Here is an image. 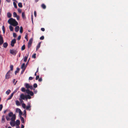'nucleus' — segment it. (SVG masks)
Instances as JSON below:
<instances>
[{"label": "nucleus", "mask_w": 128, "mask_h": 128, "mask_svg": "<svg viewBox=\"0 0 128 128\" xmlns=\"http://www.w3.org/2000/svg\"><path fill=\"white\" fill-rule=\"evenodd\" d=\"M24 126L23 124H22L21 128H24Z\"/></svg>", "instance_id": "obj_59"}, {"label": "nucleus", "mask_w": 128, "mask_h": 128, "mask_svg": "<svg viewBox=\"0 0 128 128\" xmlns=\"http://www.w3.org/2000/svg\"><path fill=\"white\" fill-rule=\"evenodd\" d=\"M16 42V40L14 39L12 40L11 42V45L12 47L14 46V44Z\"/></svg>", "instance_id": "obj_9"}, {"label": "nucleus", "mask_w": 128, "mask_h": 128, "mask_svg": "<svg viewBox=\"0 0 128 128\" xmlns=\"http://www.w3.org/2000/svg\"><path fill=\"white\" fill-rule=\"evenodd\" d=\"M42 7L44 9H46V6L44 4H42L41 5Z\"/></svg>", "instance_id": "obj_26"}, {"label": "nucleus", "mask_w": 128, "mask_h": 128, "mask_svg": "<svg viewBox=\"0 0 128 128\" xmlns=\"http://www.w3.org/2000/svg\"><path fill=\"white\" fill-rule=\"evenodd\" d=\"M16 104L18 106H19L20 105V102H19L18 100H16Z\"/></svg>", "instance_id": "obj_17"}, {"label": "nucleus", "mask_w": 128, "mask_h": 128, "mask_svg": "<svg viewBox=\"0 0 128 128\" xmlns=\"http://www.w3.org/2000/svg\"><path fill=\"white\" fill-rule=\"evenodd\" d=\"M20 70V68H17L15 72V75H16V74L17 73L19 72Z\"/></svg>", "instance_id": "obj_15"}, {"label": "nucleus", "mask_w": 128, "mask_h": 128, "mask_svg": "<svg viewBox=\"0 0 128 128\" xmlns=\"http://www.w3.org/2000/svg\"><path fill=\"white\" fill-rule=\"evenodd\" d=\"M26 68V67H25L24 68V69H23V70H22V71H21V74H22L24 72V71L25 70V69Z\"/></svg>", "instance_id": "obj_47"}, {"label": "nucleus", "mask_w": 128, "mask_h": 128, "mask_svg": "<svg viewBox=\"0 0 128 128\" xmlns=\"http://www.w3.org/2000/svg\"><path fill=\"white\" fill-rule=\"evenodd\" d=\"M20 98L24 100L25 99L27 100L28 99L26 95L25 96L23 94H21L20 96Z\"/></svg>", "instance_id": "obj_4"}, {"label": "nucleus", "mask_w": 128, "mask_h": 128, "mask_svg": "<svg viewBox=\"0 0 128 128\" xmlns=\"http://www.w3.org/2000/svg\"><path fill=\"white\" fill-rule=\"evenodd\" d=\"M42 79L41 78H39V79L38 80V81L39 82H41L42 81Z\"/></svg>", "instance_id": "obj_54"}, {"label": "nucleus", "mask_w": 128, "mask_h": 128, "mask_svg": "<svg viewBox=\"0 0 128 128\" xmlns=\"http://www.w3.org/2000/svg\"><path fill=\"white\" fill-rule=\"evenodd\" d=\"M19 100H20L21 103H23L24 102V101L22 100L23 99H22L20 98H19Z\"/></svg>", "instance_id": "obj_49"}, {"label": "nucleus", "mask_w": 128, "mask_h": 128, "mask_svg": "<svg viewBox=\"0 0 128 128\" xmlns=\"http://www.w3.org/2000/svg\"><path fill=\"white\" fill-rule=\"evenodd\" d=\"M6 1L8 2H10V0H6Z\"/></svg>", "instance_id": "obj_62"}, {"label": "nucleus", "mask_w": 128, "mask_h": 128, "mask_svg": "<svg viewBox=\"0 0 128 128\" xmlns=\"http://www.w3.org/2000/svg\"><path fill=\"white\" fill-rule=\"evenodd\" d=\"M27 56H25L24 58V62H26L28 58V54L27 55Z\"/></svg>", "instance_id": "obj_20"}, {"label": "nucleus", "mask_w": 128, "mask_h": 128, "mask_svg": "<svg viewBox=\"0 0 128 128\" xmlns=\"http://www.w3.org/2000/svg\"><path fill=\"white\" fill-rule=\"evenodd\" d=\"M13 16L14 17H16L17 16V14L16 12H14L13 13Z\"/></svg>", "instance_id": "obj_33"}, {"label": "nucleus", "mask_w": 128, "mask_h": 128, "mask_svg": "<svg viewBox=\"0 0 128 128\" xmlns=\"http://www.w3.org/2000/svg\"><path fill=\"white\" fill-rule=\"evenodd\" d=\"M15 122L16 125H19L20 124V122L19 120H17Z\"/></svg>", "instance_id": "obj_14"}, {"label": "nucleus", "mask_w": 128, "mask_h": 128, "mask_svg": "<svg viewBox=\"0 0 128 128\" xmlns=\"http://www.w3.org/2000/svg\"><path fill=\"white\" fill-rule=\"evenodd\" d=\"M15 79H14L13 80V83H14V82H15Z\"/></svg>", "instance_id": "obj_64"}, {"label": "nucleus", "mask_w": 128, "mask_h": 128, "mask_svg": "<svg viewBox=\"0 0 128 128\" xmlns=\"http://www.w3.org/2000/svg\"><path fill=\"white\" fill-rule=\"evenodd\" d=\"M23 28L22 26H20V33H22L23 32Z\"/></svg>", "instance_id": "obj_28"}, {"label": "nucleus", "mask_w": 128, "mask_h": 128, "mask_svg": "<svg viewBox=\"0 0 128 128\" xmlns=\"http://www.w3.org/2000/svg\"><path fill=\"white\" fill-rule=\"evenodd\" d=\"M39 78V75L37 76H36V80H38Z\"/></svg>", "instance_id": "obj_51"}, {"label": "nucleus", "mask_w": 128, "mask_h": 128, "mask_svg": "<svg viewBox=\"0 0 128 128\" xmlns=\"http://www.w3.org/2000/svg\"><path fill=\"white\" fill-rule=\"evenodd\" d=\"M7 16L8 18H10L11 17L12 14L10 12H8L7 14Z\"/></svg>", "instance_id": "obj_23"}, {"label": "nucleus", "mask_w": 128, "mask_h": 128, "mask_svg": "<svg viewBox=\"0 0 128 128\" xmlns=\"http://www.w3.org/2000/svg\"><path fill=\"white\" fill-rule=\"evenodd\" d=\"M19 27L18 26H16L15 28V30L16 32H18L19 30Z\"/></svg>", "instance_id": "obj_13"}, {"label": "nucleus", "mask_w": 128, "mask_h": 128, "mask_svg": "<svg viewBox=\"0 0 128 128\" xmlns=\"http://www.w3.org/2000/svg\"><path fill=\"white\" fill-rule=\"evenodd\" d=\"M13 4H14V7L15 8H17V6L15 2H13Z\"/></svg>", "instance_id": "obj_36"}, {"label": "nucleus", "mask_w": 128, "mask_h": 128, "mask_svg": "<svg viewBox=\"0 0 128 128\" xmlns=\"http://www.w3.org/2000/svg\"><path fill=\"white\" fill-rule=\"evenodd\" d=\"M40 42L38 44V46L36 47V50H38V49H39V48H40Z\"/></svg>", "instance_id": "obj_22"}, {"label": "nucleus", "mask_w": 128, "mask_h": 128, "mask_svg": "<svg viewBox=\"0 0 128 128\" xmlns=\"http://www.w3.org/2000/svg\"><path fill=\"white\" fill-rule=\"evenodd\" d=\"M21 36H19L18 38V40H19L21 38Z\"/></svg>", "instance_id": "obj_52"}, {"label": "nucleus", "mask_w": 128, "mask_h": 128, "mask_svg": "<svg viewBox=\"0 0 128 128\" xmlns=\"http://www.w3.org/2000/svg\"><path fill=\"white\" fill-rule=\"evenodd\" d=\"M6 120L8 121L11 120L10 124L12 127H14L16 125V122L15 121L16 119V116L15 114H13L12 112H9L8 115L6 117Z\"/></svg>", "instance_id": "obj_1"}, {"label": "nucleus", "mask_w": 128, "mask_h": 128, "mask_svg": "<svg viewBox=\"0 0 128 128\" xmlns=\"http://www.w3.org/2000/svg\"><path fill=\"white\" fill-rule=\"evenodd\" d=\"M25 84L26 88L28 89H28L29 88V86H30L29 84L27 83Z\"/></svg>", "instance_id": "obj_19"}, {"label": "nucleus", "mask_w": 128, "mask_h": 128, "mask_svg": "<svg viewBox=\"0 0 128 128\" xmlns=\"http://www.w3.org/2000/svg\"><path fill=\"white\" fill-rule=\"evenodd\" d=\"M2 30H3V33L4 34L5 32V30L4 26H2Z\"/></svg>", "instance_id": "obj_24"}, {"label": "nucleus", "mask_w": 128, "mask_h": 128, "mask_svg": "<svg viewBox=\"0 0 128 128\" xmlns=\"http://www.w3.org/2000/svg\"><path fill=\"white\" fill-rule=\"evenodd\" d=\"M38 85L34 83L33 85V87L34 88H36L37 87Z\"/></svg>", "instance_id": "obj_38"}, {"label": "nucleus", "mask_w": 128, "mask_h": 128, "mask_svg": "<svg viewBox=\"0 0 128 128\" xmlns=\"http://www.w3.org/2000/svg\"><path fill=\"white\" fill-rule=\"evenodd\" d=\"M8 22L14 26H16L18 24V22L14 19L11 18L8 21Z\"/></svg>", "instance_id": "obj_2"}, {"label": "nucleus", "mask_w": 128, "mask_h": 128, "mask_svg": "<svg viewBox=\"0 0 128 128\" xmlns=\"http://www.w3.org/2000/svg\"><path fill=\"white\" fill-rule=\"evenodd\" d=\"M18 6L20 8H22V4L21 2H19L18 4Z\"/></svg>", "instance_id": "obj_27"}, {"label": "nucleus", "mask_w": 128, "mask_h": 128, "mask_svg": "<svg viewBox=\"0 0 128 128\" xmlns=\"http://www.w3.org/2000/svg\"><path fill=\"white\" fill-rule=\"evenodd\" d=\"M3 108V106L2 104H0V111H1L2 110V108Z\"/></svg>", "instance_id": "obj_42"}, {"label": "nucleus", "mask_w": 128, "mask_h": 128, "mask_svg": "<svg viewBox=\"0 0 128 128\" xmlns=\"http://www.w3.org/2000/svg\"><path fill=\"white\" fill-rule=\"evenodd\" d=\"M10 71H8L6 75V79H8L10 77Z\"/></svg>", "instance_id": "obj_7"}, {"label": "nucleus", "mask_w": 128, "mask_h": 128, "mask_svg": "<svg viewBox=\"0 0 128 128\" xmlns=\"http://www.w3.org/2000/svg\"><path fill=\"white\" fill-rule=\"evenodd\" d=\"M18 112L19 113V114L20 116H21L22 115V111L21 110L20 111Z\"/></svg>", "instance_id": "obj_43"}, {"label": "nucleus", "mask_w": 128, "mask_h": 128, "mask_svg": "<svg viewBox=\"0 0 128 128\" xmlns=\"http://www.w3.org/2000/svg\"><path fill=\"white\" fill-rule=\"evenodd\" d=\"M14 92L12 93L10 96V97L8 98L7 100H9L12 97L14 94Z\"/></svg>", "instance_id": "obj_11"}, {"label": "nucleus", "mask_w": 128, "mask_h": 128, "mask_svg": "<svg viewBox=\"0 0 128 128\" xmlns=\"http://www.w3.org/2000/svg\"><path fill=\"white\" fill-rule=\"evenodd\" d=\"M28 34H26V35L25 37V38L26 40L27 41H28Z\"/></svg>", "instance_id": "obj_41"}, {"label": "nucleus", "mask_w": 128, "mask_h": 128, "mask_svg": "<svg viewBox=\"0 0 128 128\" xmlns=\"http://www.w3.org/2000/svg\"><path fill=\"white\" fill-rule=\"evenodd\" d=\"M27 106L26 108V109L27 110H29V111L30 110H31L30 108L31 106H30V102H28L27 104Z\"/></svg>", "instance_id": "obj_5"}, {"label": "nucleus", "mask_w": 128, "mask_h": 128, "mask_svg": "<svg viewBox=\"0 0 128 128\" xmlns=\"http://www.w3.org/2000/svg\"><path fill=\"white\" fill-rule=\"evenodd\" d=\"M29 88L31 90L33 89V88L32 86H29Z\"/></svg>", "instance_id": "obj_50"}, {"label": "nucleus", "mask_w": 128, "mask_h": 128, "mask_svg": "<svg viewBox=\"0 0 128 128\" xmlns=\"http://www.w3.org/2000/svg\"><path fill=\"white\" fill-rule=\"evenodd\" d=\"M26 92L28 94H30L31 96H33L34 95L33 92L32 91H30L28 89H27L26 90Z\"/></svg>", "instance_id": "obj_6"}, {"label": "nucleus", "mask_w": 128, "mask_h": 128, "mask_svg": "<svg viewBox=\"0 0 128 128\" xmlns=\"http://www.w3.org/2000/svg\"><path fill=\"white\" fill-rule=\"evenodd\" d=\"M18 52V51L17 49L16 50L14 49L10 50V54L14 56H15L16 55Z\"/></svg>", "instance_id": "obj_3"}, {"label": "nucleus", "mask_w": 128, "mask_h": 128, "mask_svg": "<svg viewBox=\"0 0 128 128\" xmlns=\"http://www.w3.org/2000/svg\"><path fill=\"white\" fill-rule=\"evenodd\" d=\"M10 70L9 71H10V72L11 71H12L13 70V66L12 65H11L10 66Z\"/></svg>", "instance_id": "obj_21"}, {"label": "nucleus", "mask_w": 128, "mask_h": 128, "mask_svg": "<svg viewBox=\"0 0 128 128\" xmlns=\"http://www.w3.org/2000/svg\"><path fill=\"white\" fill-rule=\"evenodd\" d=\"M22 108H24L25 109L26 108V106L25 104L22 103Z\"/></svg>", "instance_id": "obj_35"}, {"label": "nucleus", "mask_w": 128, "mask_h": 128, "mask_svg": "<svg viewBox=\"0 0 128 128\" xmlns=\"http://www.w3.org/2000/svg\"><path fill=\"white\" fill-rule=\"evenodd\" d=\"M20 117L21 122L22 123H24V118L21 116H20Z\"/></svg>", "instance_id": "obj_16"}, {"label": "nucleus", "mask_w": 128, "mask_h": 128, "mask_svg": "<svg viewBox=\"0 0 128 128\" xmlns=\"http://www.w3.org/2000/svg\"><path fill=\"white\" fill-rule=\"evenodd\" d=\"M16 128H20L19 125H16Z\"/></svg>", "instance_id": "obj_58"}, {"label": "nucleus", "mask_w": 128, "mask_h": 128, "mask_svg": "<svg viewBox=\"0 0 128 128\" xmlns=\"http://www.w3.org/2000/svg\"><path fill=\"white\" fill-rule=\"evenodd\" d=\"M17 18V19L18 20L19 19L20 17L19 16H17L16 17Z\"/></svg>", "instance_id": "obj_57"}, {"label": "nucleus", "mask_w": 128, "mask_h": 128, "mask_svg": "<svg viewBox=\"0 0 128 128\" xmlns=\"http://www.w3.org/2000/svg\"><path fill=\"white\" fill-rule=\"evenodd\" d=\"M28 99H30L31 98V96L28 94L26 95Z\"/></svg>", "instance_id": "obj_40"}, {"label": "nucleus", "mask_w": 128, "mask_h": 128, "mask_svg": "<svg viewBox=\"0 0 128 128\" xmlns=\"http://www.w3.org/2000/svg\"><path fill=\"white\" fill-rule=\"evenodd\" d=\"M33 79L32 78V77H30L29 78V80H32Z\"/></svg>", "instance_id": "obj_56"}, {"label": "nucleus", "mask_w": 128, "mask_h": 128, "mask_svg": "<svg viewBox=\"0 0 128 128\" xmlns=\"http://www.w3.org/2000/svg\"><path fill=\"white\" fill-rule=\"evenodd\" d=\"M18 11L19 13H20L22 12V10L20 8H18Z\"/></svg>", "instance_id": "obj_48"}, {"label": "nucleus", "mask_w": 128, "mask_h": 128, "mask_svg": "<svg viewBox=\"0 0 128 128\" xmlns=\"http://www.w3.org/2000/svg\"><path fill=\"white\" fill-rule=\"evenodd\" d=\"M4 116L3 115L2 116V121H3L4 122H5V119L4 118Z\"/></svg>", "instance_id": "obj_31"}, {"label": "nucleus", "mask_w": 128, "mask_h": 128, "mask_svg": "<svg viewBox=\"0 0 128 128\" xmlns=\"http://www.w3.org/2000/svg\"><path fill=\"white\" fill-rule=\"evenodd\" d=\"M22 16L23 19H25L26 17L24 12H22Z\"/></svg>", "instance_id": "obj_12"}, {"label": "nucleus", "mask_w": 128, "mask_h": 128, "mask_svg": "<svg viewBox=\"0 0 128 128\" xmlns=\"http://www.w3.org/2000/svg\"><path fill=\"white\" fill-rule=\"evenodd\" d=\"M3 46L4 48H6L8 46L7 43V42H5L3 44Z\"/></svg>", "instance_id": "obj_18"}, {"label": "nucleus", "mask_w": 128, "mask_h": 128, "mask_svg": "<svg viewBox=\"0 0 128 128\" xmlns=\"http://www.w3.org/2000/svg\"><path fill=\"white\" fill-rule=\"evenodd\" d=\"M4 42L3 38L1 35H0V44L2 45Z\"/></svg>", "instance_id": "obj_10"}, {"label": "nucleus", "mask_w": 128, "mask_h": 128, "mask_svg": "<svg viewBox=\"0 0 128 128\" xmlns=\"http://www.w3.org/2000/svg\"><path fill=\"white\" fill-rule=\"evenodd\" d=\"M38 71V68L37 69V70L36 72V73H37Z\"/></svg>", "instance_id": "obj_60"}, {"label": "nucleus", "mask_w": 128, "mask_h": 128, "mask_svg": "<svg viewBox=\"0 0 128 128\" xmlns=\"http://www.w3.org/2000/svg\"><path fill=\"white\" fill-rule=\"evenodd\" d=\"M13 36L14 38H16V34L15 33H13Z\"/></svg>", "instance_id": "obj_44"}, {"label": "nucleus", "mask_w": 128, "mask_h": 128, "mask_svg": "<svg viewBox=\"0 0 128 128\" xmlns=\"http://www.w3.org/2000/svg\"><path fill=\"white\" fill-rule=\"evenodd\" d=\"M41 30L42 31H44L45 30V29L44 28H42L41 29Z\"/></svg>", "instance_id": "obj_55"}, {"label": "nucleus", "mask_w": 128, "mask_h": 128, "mask_svg": "<svg viewBox=\"0 0 128 128\" xmlns=\"http://www.w3.org/2000/svg\"><path fill=\"white\" fill-rule=\"evenodd\" d=\"M33 40L32 38L30 39L29 41L28 44V48H29L31 46L32 44V43Z\"/></svg>", "instance_id": "obj_8"}, {"label": "nucleus", "mask_w": 128, "mask_h": 128, "mask_svg": "<svg viewBox=\"0 0 128 128\" xmlns=\"http://www.w3.org/2000/svg\"><path fill=\"white\" fill-rule=\"evenodd\" d=\"M33 90L34 93L35 94H36L37 92V90H36L34 88Z\"/></svg>", "instance_id": "obj_45"}, {"label": "nucleus", "mask_w": 128, "mask_h": 128, "mask_svg": "<svg viewBox=\"0 0 128 128\" xmlns=\"http://www.w3.org/2000/svg\"><path fill=\"white\" fill-rule=\"evenodd\" d=\"M34 14L35 16V17H36V11H34Z\"/></svg>", "instance_id": "obj_53"}, {"label": "nucleus", "mask_w": 128, "mask_h": 128, "mask_svg": "<svg viewBox=\"0 0 128 128\" xmlns=\"http://www.w3.org/2000/svg\"><path fill=\"white\" fill-rule=\"evenodd\" d=\"M9 28L11 31H12L13 30V27L11 26H9Z\"/></svg>", "instance_id": "obj_34"}, {"label": "nucleus", "mask_w": 128, "mask_h": 128, "mask_svg": "<svg viewBox=\"0 0 128 128\" xmlns=\"http://www.w3.org/2000/svg\"><path fill=\"white\" fill-rule=\"evenodd\" d=\"M25 48V46L24 44L21 47V50H24Z\"/></svg>", "instance_id": "obj_30"}, {"label": "nucleus", "mask_w": 128, "mask_h": 128, "mask_svg": "<svg viewBox=\"0 0 128 128\" xmlns=\"http://www.w3.org/2000/svg\"><path fill=\"white\" fill-rule=\"evenodd\" d=\"M11 91L10 90H8L6 92V94L8 95L10 92Z\"/></svg>", "instance_id": "obj_29"}, {"label": "nucleus", "mask_w": 128, "mask_h": 128, "mask_svg": "<svg viewBox=\"0 0 128 128\" xmlns=\"http://www.w3.org/2000/svg\"><path fill=\"white\" fill-rule=\"evenodd\" d=\"M21 110L20 109L17 108L16 109V112H19Z\"/></svg>", "instance_id": "obj_37"}, {"label": "nucleus", "mask_w": 128, "mask_h": 128, "mask_svg": "<svg viewBox=\"0 0 128 128\" xmlns=\"http://www.w3.org/2000/svg\"><path fill=\"white\" fill-rule=\"evenodd\" d=\"M31 20H33V16L32 15L31 16Z\"/></svg>", "instance_id": "obj_63"}, {"label": "nucleus", "mask_w": 128, "mask_h": 128, "mask_svg": "<svg viewBox=\"0 0 128 128\" xmlns=\"http://www.w3.org/2000/svg\"><path fill=\"white\" fill-rule=\"evenodd\" d=\"M36 54H34L32 56V58H36Z\"/></svg>", "instance_id": "obj_39"}, {"label": "nucleus", "mask_w": 128, "mask_h": 128, "mask_svg": "<svg viewBox=\"0 0 128 128\" xmlns=\"http://www.w3.org/2000/svg\"><path fill=\"white\" fill-rule=\"evenodd\" d=\"M7 111V110H4V114H5L6 112Z\"/></svg>", "instance_id": "obj_61"}, {"label": "nucleus", "mask_w": 128, "mask_h": 128, "mask_svg": "<svg viewBox=\"0 0 128 128\" xmlns=\"http://www.w3.org/2000/svg\"><path fill=\"white\" fill-rule=\"evenodd\" d=\"M26 90L25 88L24 87L22 88L21 89V91L22 92H26Z\"/></svg>", "instance_id": "obj_32"}, {"label": "nucleus", "mask_w": 128, "mask_h": 128, "mask_svg": "<svg viewBox=\"0 0 128 128\" xmlns=\"http://www.w3.org/2000/svg\"><path fill=\"white\" fill-rule=\"evenodd\" d=\"M44 36H41L40 38V39L41 40H43L44 39Z\"/></svg>", "instance_id": "obj_46"}, {"label": "nucleus", "mask_w": 128, "mask_h": 128, "mask_svg": "<svg viewBox=\"0 0 128 128\" xmlns=\"http://www.w3.org/2000/svg\"><path fill=\"white\" fill-rule=\"evenodd\" d=\"M26 67V66H25V64L24 63H23L21 66V68L22 69H24V68Z\"/></svg>", "instance_id": "obj_25"}]
</instances>
